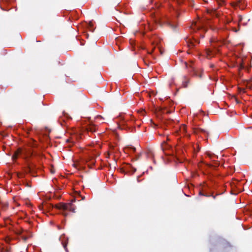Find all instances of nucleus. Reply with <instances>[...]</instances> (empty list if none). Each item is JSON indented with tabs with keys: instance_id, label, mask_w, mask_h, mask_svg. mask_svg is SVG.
Segmentation results:
<instances>
[{
	"instance_id": "1",
	"label": "nucleus",
	"mask_w": 252,
	"mask_h": 252,
	"mask_svg": "<svg viewBox=\"0 0 252 252\" xmlns=\"http://www.w3.org/2000/svg\"><path fill=\"white\" fill-rule=\"evenodd\" d=\"M75 200H72L71 203H61L59 204L56 205L55 207L58 209H62L63 211H69L72 212H75V207L73 204V202L75 201Z\"/></svg>"
},
{
	"instance_id": "2",
	"label": "nucleus",
	"mask_w": 252,
	"mask_h": 252,
	"mask_svg": "<svg viewBox=\"0 0 252 252\" xmlns=\"http://www.w3.org/2000/svg\"><path fill=\"white\" fill-rule=\"evenodd\" d=\"M186 67L189 69L190 72L192 73V75L195 77H198L199 78H201L202 77V70H198L195 69V67L193 65V63L191 62L190 64L186 63Z\"/></svg>"
},
{
	"instance_id": "3",
	"label": "nucleus",
	"mask_w": 252,
	"mask_h": 252,
	"mask_svg": "<svg viewBox=\"0 0 252 252\" xmlns=\"http://www.w3.org/2000/svg\"><path fill=\"white\" fill-rule=\"evenodd\" d=\"M29 150L24 149L23 150L21 148L18 149L15 152L14 155L12 156V158L13 160H16L19 156L23 155L24 157V158H26V157L28 154V151Z\"/></svg>"
},
{
	"instance_id": "4",
	"label": "nucleus",
	"mask_w": 252,
	"mask_h": 252,
	"mask_svg": "<svg viewBox=\"0 0 252 252\" xmlns=\"http://www.w3.org/2000/svg\"><path fill=\"white\" fill-rule=\"evenodd\" d=\"M60 241H61L62 244L66 252H69L67 248V245L68 243V238L65 236L64 235H63L61 236L60 238Z\"/></svg>"
},
{
	"instance_id": "5",
	"label": "nucleus",
	"mask_w": 252,
	"mask_h": 252,
	"mask_svg": "<svg viewBox=\"0 0 252 252\" xmlns=\"http://www.w3.org/2000/svg\"><path fill=\"white\" fill-rule=\"evenodd\" d=\"M179 132L181 135H184L187 132L186 126L185 125H182L179 128Z\"/></svg>"
},
{
	"instance_id": "6",
	"label": "nucleus",
	"mask_w": 252,
	"mask_h": 252,
	"mask_svg": "<svg viewBox=\"0 0 252 252\" xmlns=\"http://www.w3.org/2000/svg\"><path fill=\"white\" fill-rule=\"evenodd\" d=\"M124 151L126 153L130 151H131L132 152H135L136 151V148L132 146H127L126 148H125Z\"/></svg>"
},
{
	"instance_id": "7",
	"label": "nucleus",
	"mask_w": 252,
	"mask_h": 252,
	"mask_svg": "<svg viewBox=\"0 0 252 252\" xmlns=\"http://www.w3.org/2000/svg\"><path fill=\"white\" fill-rule=\"evenodd\" d=\"M87 130L88 131H90L91 132H94V131H95V130H96V127L94 125H91L90 126H89L87 128Z\"/></svg>"
},
{
	"instance_id": "8",
	"label": "nucleus",
	"mask_w": 252,
	"mask_h": 252,
	"mask_svg": "<svg viewBox=\"0 0 252 252\" xmlns=\"http://www.w3.org/2000/svg\"><path fill=\"white\" fill-rule=\"evenodd\" d=\"M193 131L194 133H195V134H198L199 132H202L203 133H207L205 129L201 128H194L193 129Z\"/></svg>"
},
{
	"instance_id": "9",
	"label": "nucleus",
	"mask_w": 252,
	"mask_h": 252,
	"mask_svg": "<svg viewBox=\"0 0 252 252\" xmlns=\"http://www.w3.org/2000/svg\"><path fill=\"white\" fill-rule=\"evenodd\" d=\"M168 25L172 28L173 30H175L177 26V25L176 23H173L171 21L168 22Z\"/></svg>"
},
{
	"instance_id": "10",
	"label": "nucleus",
	"mask_w": 252,
	"mask_h": 252,
	"mask_svg": "<svg viewBox=\"0 0 252 252\" xmlns=\"http://www.w3.org/2000/svg\"><path fill=\"white\" fill-rule=\"evenodd\" d=\"M36 155H37V154H33V152H32V151H31L30 150H29L28 154H27V156L26 157V158H31L32 156H36Z\"/></svg>"
},
{
	"instance_id": "11",
	"label": "nucleus",
	"mask_w": 252,
	"mask_h": 252,
	"mask_svg": "<svg viewBox=\"0 0 252 252\" xmlns=\"http://www.w3.org/2000/svg\"><path fill=\"white\" fill-rule=\"evenodd\" d=\"M187 43L188 44V46L190 48H193L194 46V43L190 40H188L187 41Z\"/></svg>"
},
{
	"instance_id": "12",
	"label": "nucleus",
	"mask_w": 252,
	"mask_h": 252,
	"mask_svg": "<svg viewBox=\"0 0 252 252\" xmlns=\"http://www.w3.org/2000/svg\"><path fill=\"white\" fill-rule=\"evenodd\" d=\"M28 171L32 174L34 172V166L33 165H29L28 166Z\"/></svg>"
},
{
	"instance_id": "13",
	"label": "nucleus",
	"mask_w": 252,
	"mask_h": 252,
	"mask_svg": "<svg viewBox=\"0 0 252 252\" xmlns=\"http://www.w3.org/2000/svg\"><path fill=\"white\" fill-rule=\"evenodd\" d=\"M88 28L89 29V30L93 32L94 30V25L92 22H90L88 25Z\"/></svg>"
},
{
	"instance_id": "14",
	"label": "nucleus",
	"mask_w": 252,
	"mask_h": 252,
	"mask_svg": "<svg viewBox=\"0 0 252 252\" xmlns=\"http://www.w3.org/2000/svg\"><path fill=\"white\" fill-rule=\"evenodd\" d=\"M161 146L163 151H164L169 147V146L165 142L162 144Z\"/></svg>"
},
{
	"instance_id": "15",
	"label": "nucleus",
	"mask_w": 252,
	"mask_h": 252,
	"mask_svg": "<svg viewBox=\"0 0 252 252\" xmlns=\"http://www.w3.org/2000/svg\"><path fill=\"white\" fill-rule=\"evenodd\" d=\"M189 83V80L187 79L183 81V86L184 88H187L188 87V83Z\"/></svg>"
},
{
	"instance_id": "16",
	"label": "nucleus",
	"mask_w": 252,
	"mask_h": 252,
	"mask_svg": "<svg viewBox=\"0 0 252 252\" xmlns=\"http://www.w3.org/2000/svg\"><path fill=\"white\" fill-rule=\"evenodd\" d=\"M131 169L132 170V173H134L136 171V168H134L133 167H132V166L129 165L128 166V167H127V170H130Z\"/></svg>"
},
{
	"instance_id": "17",
	"label": "nucleus",
	"mask_w": 252,
	"mask_h": 252,
	"mask_svg": "<svg viewBox=\"0 0 252 252\" xmlns=\"http://www.w3.org/2000/svg\"><path fill=\"white\" fill-rule=\"evenodd\" d=\"M30 237V236H22L21 238L23 239V240L25 242Z\"/></svg>"
},
{
	"instance_id": "18",
	"label": "nucleus",
	"mask_w": 252,
	"mask_h": 252,
	"mask_svg": "<svg viewBox=\"0 0 252 252\" xmlns=\"http://www.w3.org/2000/svg\"><path fill=\"white\" fill-rule=\"evenodd\" d=\"M206 54L208 56H210L213 54V52L210 50L208 49L206 50Z\"/></svg>"
},
{
	"instance_id": "19",
	"label": "nucleus",
	"mask_w": 252,
	"mask_h": 252,
	"mask_svg": "<svg viewBox=\"0 0 252 252\" xmlns=\"http://www.w3.org/2000/svg\"><path fill=\"white\" fill-rule=\"evenodd\" d=\"M218 4L220 5H222L224 3V0H216Z\"/></svg>"
},
{
	"instance_id": "20",
	"label": "nucleus",
	"mask_w": 252,
	"mask_h": 252,
	"mask_svg": "<svg viewBox=\"0 0 252 252\" xmlns=\"http://www.w3.org/2000/svg\"><path fill=\"white\" fill-rule=\"evenodd\" d=\"M199 194L201 195L206 196V197H209V196H211V193H210V194H207V193L205 194V193H202L201 192H199Z\"/></svg>"
},
{
	"instance_id": "21",
	"label": "nucleus",
	"mask_w": 252,
	"mask_h": 252,
	"mask_svg": "<svg viewBox=\"0 0 252 252\" xmlns=\"http://www.w3.org/2000/svg\"><path fill=\"white\" fill-rule=\"evenodd\" d=\"M23 231V229L17 230H16L15 233L17 235H20L22 233Z\"/></svg>"
},
{
	"instance_id": "22",
	"label": "nucleus",
	"mask_w": 252,
	"mask_h": 252,
	"mask_svg": "<svg viewBox=\"0 0 252 252\" xmlns=\"http://www.w3.org/2000/svg\"><path fill=\"white\" fill-rule=\"evenodd\" d=\"M244 68V65L242 63H241L240 65H239V69H242Z\"/></svg>"
},
{
	"instance_id": "23",
	"label": "nucleus",
	"mask_w": 252,
	"mask_h": 252,
	"mask_svg": "<svg viewBox=\"0 0 252 252\" xmlns=\"http://www.w3.org/2000/svg\"><path fill=\"white\" fill-rule=\"evenodd\" d=\"M195 26H196V24H192L191 28H192L194 31L195 30Z\"/></svg>"
},
{
	"instance_id": "24",
	"label": "nucleus",
	"mask_w": 252,
	"mask_h": 252,
	"mask_svg": "<svg viewBox=\"0 0 252 252\" xmlns=\"http://www.w3.org/2000/svg\"><path fill=\"white\" fill-rule=\"evenodd\" d=\"M95 119H103V117L100 116V115H97L96 117H95Z\"/></svg>"
},
{
	"instance_id": "25",
	"label": "nucleus",
	"mask_w": 252,
	"mask_h": 252,
	"mask_svg": "<svg viewBox=\"0 0 252 252\" xmlns=\"http://www.w3.org/2000/svg\"><path fill=\"white\" fill-rule=\"evenodd\" d=\"M218 195L219 194H216V195H213L212 194H211V196H212L214 199H215L216 198V196Z\"/></svg>"
},
{
	"instance_id": "26",
	"label": "nucleus",
	"mask_w": 252,
	"mask_h": 252,
	"mask_svg": "<svg viewBox=\"0 0 252 252\" xmlns=\"http://www.w3.org/2000/svg\"><path fill=\"white\" fill-rule=\"evenodd\" d=\"M208 156L209 157H210L211 158H212V157L213 156H214V155H212V154H208Z\"/></svg>"
},
{
	"instance_id": "27",
	"label": "nucleus",
	"mask_w": 252,
	"mask_h": 252,
	"mask_svg": "<svg viewBox=\"0 0 252 252\" xmlns=\"http://www.w3.org/2000/svg\"><path fill=\"white\" fill-rule=\"evenodd\" d=\"M6 251L7 252H10V248H8H8H7V249H6Z\"/></svg>"
},
{
	"instance_id": "28",
	"label": "nucleus",
	"mask_w": 252,
	"mask_h": 252,
	"mask_svg": "<svg viewBox=\"0 0 252 252\" xmlns=\"http://www.w3.org/2000/svg\"><path fill=\"white\" fill-rule=\"evenodd\" d=\"M32 147H34L36 146V144H33L32 145H31Z\"/></svg>"
},
{
	"instance_id": "29",
	"label": "nucleus",
	"mask_w": 252,
	"mask_h": 252,
	"mask_svg": "<svg viewBox=\"0 0 252 252\" xmlns=\"http://www.w3.org/2000/svg\"><path fill=\"white\" fill-rule=\"evenodd\" d=\"M154 49H155L154 48H153V49H152V51L151 52H148L149 54H151L152 53V52H153V51L154 50Z\"/></svg>"
},
{
	"instance_id": "30",
	"label": "nucleus",
	"mask_w": 252,
	"mask_h": 252,
	"mask_svg": "<svg viewBox=\"0 0 252 252\" xmlns=\"http://www.w3.org/2000/svg\"><path fill=\"white\" fill-rule=\"evenodd\" d=\"M51 173H52V174H54V173H55V171H54V170H51Z\"/></svg>"
},
{
	"instance_id": "31",
	"label": "nucleus",
	"mask_w": 252,
	"mask_h": 252,
	"mask_svg": "<svg viewBox=\"0 0 252 252\" xmlns=\"http://www.w3.org/2000/svg\"><path fill=\"white\" fill-rule=\"evenodd\" d=\"M63 215L64 216H66V215H67V214H66V213H63Z\"/></svg>"
},
{
	"instance_id": "32",
	"label": "nucleus",
	"mask_w": 252,
	"mask_h": 252,
	"mask_svg": "<svg viewBox=\"0 0 252 252\" xmlns=\"http://www.w3.org/2000/svg\"><path fill=\"white\" fill-rule=\"evenodd\" d=\"M234 32H237V30H236V29H235V30H234Z\"/></svg>"
},
{
	"instance_id": "33",
	"label": "nucleus",
	"mask_w": 252,
	"mask_h": 252,
	"mask_svg": "<svg viewBox=\"0 0 252 252\" xmlns=\"http://www.w3.org/2000/svg\"><path fill=\"white\" fill-rule=\"evenodd\" d=\"M69 139H67V140H66V142H69Z\"/></svg>"
},
{
	"instance_id": "34",
	"label": "nucleus",
	"mask_w": 252,
	"mask_h": 252,
	"mask_svg": "<svg viewBox=\"0 0 252 252\" xmlns=\"http://www.w3.org/2000/svg\"><path fill=\"white\" fill-rule=\"evenodd\" d=\"M197 30H199V27H197Z\"/></svg>"
}]
</instances>
